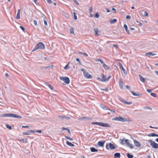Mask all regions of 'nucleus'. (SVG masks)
I'll return each mask as SVG.
<instances>
[{"mask_svg":"<svg viewBox=\"0 0 158 158\" xmlns=\"http://www.w3.org/2000/svg\"><path fill=\"white\" fill-rule=\"evenodd\" d=\"M144 15L145 16H147L148 15V12L147 11H145L144 13Z\"/></svg>","mask_w":158,"mask_h":158,"instance_id":"obj_55","label":"nucleus"},{"mask_svg":"<svg viewBox=\"0 0 158 158\" xmlns=\"http://www.w3.org/2000/svg\"><path fill=\"white\" fill-rule=\"evenodd\" d=\"M156 134L155 133H152L149 134L148 135V136L149 137H151V136L155 137V136H156Z\"/></svg>","mask_w":158,"mask_h":158,"instance_id":"obj_33","label":"nucleus"},{"mask_svg":"<svg viewBox=\"0 0 158 158\" xmlns=\"http://www.w3.org/2000/svg\"><path fill=\"white\" fill-rule=\"evenodd\" d=\"M80 54H81V55H83V56H85V57H87V56H88V54L86 53L82 52H80Z\"/></svg>","mask_w":158,"mask_h":158,"instance_id":"obj_37","label":"nucleus"},{"mask_svg":"<svg viewBox=\"0 0 158 158\" xmlns=\"http://www.w3.org/2000/svg\"><path fill=\"white\" fill-rule=\"evenodd\" d=\"M45 84L48 87L51 89L53 90V89L54 87L53 86L51 85L50 84L47 83H46Z\"/></svg>","mask_w":158,"mask_h":158,"instance_id":"obj_20","label":"nucleus"},{"mask_svg":"<svg viewBox=\"0 0 158 158\" xmlns=\"http://www.w3.org/2000/svg\"><path fill=\"white\" fill-rule=\"evenodd\" d=\"M101 126H102L103 127H110V125L107 123H101Z\"/></svg>","mask_w":158,"mask_h":158,"instance_id":"obj_12","label":"nucleus"},{"mask_svg":"<svg viewBox=\"0 0 158 158\" xmlns=\"http://www.w3.org/2000/svg\"><path fill=\"white\" fill-rule=\"evenodd\" d=\"M19 27H20V28L23 31H25V29L23 27L21 26H20Z\"/></svg>","mask_w":158,"mask_h":158,"instance_id":"obj_51","label":"nucleus"},{"mask_svg":"<svg viewBox=\"0 0 158 158\" xmlns=\"http://www.w3.org/2000/svg\"><path fill=\"white\" fill-rule=\"evenodd\" d=\"M66 144L70 147H73L74 146L73 144L69 141H66Z\"/></svg>","mask_w":158,"mask_h":158,"instance_id":"obj_24","label":"nucleus"},{"mask_svg":"<svg viewBox=\"0 0 158 158\" xmlns=\"http://www.w3.org/2000/svg\"><path fill=\"white\" fill-rule=\"evenodd\" d=\"M125 87L127 89H130V87L128 85H126Z\"/></svg>","mask_w":158,"mask_h":158,"instance_id":"obj_62","label":"nucleus"},{"mask_svg":"<svg viewBox=\"0 0 158 158\" xmlns=\"http://www.w3.org/2000/svg\"><path fill=\"white\" fill-rule=\"evenodd\" d=\"M113 120L120 121L122 122L127 121V119L125 118L121 117H116L112 119Z\"/></svg>","mask_w":158,"mask_h":158,"instance_id":"obj_4","label":"nucleus"},{"mask_svg":"<svg viewBox=\"0 0 158 158\" xmlns=\"http://www.w3.org/2000/svg\"><path fill=\"white\" fill-rule=\"evenodd\" d=\"M69 63H68L64 67V69L65 70H67L68 69L69 67Z\"/></svg>","mask_w":158,"mask_h":158,"instance_id":"obj_44","label":"nucleus"},{"mask_svg":"<svg viewBox=\"0 0 158 158\" xmlns=\"http://www.w3.org/2000/svg\"><path fill=\"white\" fill-rule=\"evenodd\" d=\"M46 1L49 3H52V1L51 0H46Z\"/></svg>","mask_w":158,"mask_h":158,"instance_id":"obj_56","label":"nucleus"},{"mask_svg":"<svg viewBox=\"0 0 158 158\" xmlns=\"http://www.w3.org/2000/svg\"><path fill=\"white\" fill-rule=\"evenodd\" d=\"M6 127L7 128L10 130H11L12 128V127L9 124H6Z\"/></svg>","mask_w":158,"mask_h":158,"instance_id":"obj_41","label":"nucleus"},{"mask_svg":"<svg viewBox=\"0 0 158 158\" xmlns=\"http://www.w3.org/2000/svg\"><path fill=\"white\" fill-rule=\"evenodd\" d=\"M119 82V85L120 87V88L121 89H123V82L122 80H121V79H119L118 81Z\"/></svg>","mask_w":158,"mask_h":158,"instance_id":"obj_8","label":"nucleus"},{"mask_svg":"<svg viewBox=\"0 0 158 158\" xmlns=\"http://www.w3.org/2000/svg\"><path fill=\"white\" fill-rule=\"evenodd\" d=\"M123 27H124L127 33L128 34H130V32H129V30L127 29V25L126 24H124L123 25Z\"/></svg>","mask_w":158,"mask_h":158,"instance_id":"obj_17","label":"nucleus"},{"mask_svg":"<svg viewBox=\"0 0 158 158\" xmlns=\"http://www.w3.org/2000/svg\"><path fill=\"white\" fill-rule=\"evenodd\" d=\"M132 103V102H127L126 101L125 102L124 104H125L130 105V104H131Z\"/></svg>","mask_w":158,"mask_h":158,"instance_id":"obj_43","label":"nucleus"},{"mask_svg":"<svg viewBox=\"0 0 158 158\" xmlns=\"http://www.w3.org/2000/svg\"><path fill=\"white\" fill-rule=\"evenodd\" d=\"M102 66L105 69L107 70L109 69L105 63L102 64Z\"/></svg>","mask_w":158,"mask_h":158,"instance_id":"obj_27","label":"nucleus"},{"mask_svg":"<svg viewBox=\"0 0 158 158\" xmlns=\"http://www.w3.org/2000/svg\"><path fill=\"white\" fill-rule=\"evenodd\" d=\"M70 32L71 34H74V29L73 27H71L70 29Z\"/></svg>","mask_w":158,"mask_h":158,"instance_id":"obj_35","label":"nucleus"},{"mask_svg":"<svg viewBox=\"0 0 158 158\" xmlns=\"http://www.w3.org/2000/svg\"><path fill=\"white\" fill-rule=\"evenodd\" d=\"M131 93L133 95L135 96H139L141 95L140 94H136L135 93L134 91H130Z\"/></svg>","mask_w":158,"mask_h":158,"instance_id":"obj_29","label":"nucleus"},{"mask_svg":"<svg viewBox=\"0 0 158 158\" xmlns=\"http://www.w3.org/2000/svg\"><path fill=\"white\" fill-rule=\"evenodd\" d=\"M106 148L107 150H114L116 148L114 145L111 143H106Z\"/></svg>","mask_w":158,"mask_h":158,"instance_id":"obj_2","label":"nucleus"},{"mask_svg":"<svg viewBox=\"0 0 158 158\" xmlns=\"http://www.w3.org/2000/svg\"><path fill=\"white\" fill-rule=\"evenodd\" d=\"M65 137L70 140H73L74 139L73 138H70L67 136H65Z\"/></svg>","mask_w":158,"mask_h":158,"instance_id":"obj_40","label":"nucleus"},{"mask_svg":"<svg viewBox=\"0 0 158 158\" xmlns=\"http://www.w3.org/2000/svg\"><path fill=\"white\" fill-rule=\"evenodd\" d=\"M119 67L120 68L122 69V70L124 72V73L126 74V70H125V69H124V68L123 67L122 64H120Z\"/></svg>","mask_w":158,"mask_h":158,"instance_id":"obj_23","label":"nucleus"},{"mask_svg":"<svg viewBox=\"0 0 158 158\" xmlns=\"http://www.w3.org/2000/svg\"><path fill=\"white\" fill-rule=\"evenodd\" d=\"M114 158H119L121 156L120 153L118 152L115 153L114 154Z\"/></svg>","mask_w":158,"mask_h":158,"instance_id":"obj_16","label":"nucleus"},{"mask_svg":"<svg viewBox=\"0 0 158 158\" xmlns=\"http://www.w3.org/2000/svg\"><path fill=\"white\" fill-rule=\"evenodd\" d=\"M20 9H19L18 10V12H17V13L16 17V19H20Z\"/></svg>","mask_w":158,"mask_h":158,"instance_id":"obj_18","label":"nucleus"},{"mask_svg":"<svg viewBox=\"0 0 158 158\" xmlns=\"http://www.w3.org/2000/svg\"><path fill=\"white\" fill-rule=\"evenodd\" d=\"M23 135H30L31 134L29 130H28L27 132H23Z\"/></svg>","mask_w":158,"mask_h":158,"instance_id":"obj_31","label":"nucleus"},{"mask_svg":"<svg viewBox=\"0 0 158 158\" xmlns=\"http://www.w3.org/2000/svg\"><path fill=\"white\" fill-rule=\"evenodd\" d=\"M89 11L90 13H91L93 12V8L92 6L90 7L89 9Z\"/></svg>","mask_w":158,"mask_h":158,"instance_id":"obj_52","label":"nucleus"},{"mask_svg":"<svg viewBox=\"0 0 158 158\" xmlns=\"http://www.w3.org/2000/svg\"><path fill=\"white\" fill-rule=\"evenodd\" d=\"M143 108L144 109H148L151 110H152L151 107H149V106H148V107L145 106V107H143Z\"/></svg>","mask_w":158,"mask_h":158,"instance_id":"obj_45","label":"nucleus"},{"mask_svg":"<svg viewBox=\"0 0 158 158\" xmlns=\"http://www.w3.org/2000/svg\"><path fill=\"white\" fill-rule=\"evenodd\" d=\"M127 156L128 158H133V155L130 154L129 153H127Z\"/></svg>","mask_w":158,"mask_h":158,"instance_id":"obj_34","label":"nucleus"},{"mask_svg":"<svg viewBox=\"0 0 158 158\" xmlns=\"http://www.w3.org/2000/svg\"><path fill=\"white\" fill-rule=\"evenodd\" d=\"M59 78L61 80L64 81V82L65 83L67 84H69L70 82L69 79L68 77H60Z\"/></svg>","mask_w":158,"mask_h":158,"instance_id":"obj_6","label":"nucleus"},{"mask_svg":"<svg viewBox=\"0 0 158 158\" xmlns=\"http://www.w3.org/2000/svg\"><path fill=\"white\" fill-rule=\"evenodd\" d=\"M101 122H92L91 124L94 125H98L100 126H101Z\"/></svg>","mask_w":158,"mask_h":158,"instance_id":"obj_28","label":"nucleus"},{"mask_svg":"<svg viewBox=\"0 0 158 158\" xmlns=\"http://www.w3.org/2000/svg\"><path fill=\"white\" fill-rule=\"evenodd\" d=\"M111 77V76H110L108 77V78H105V79H102V78H100L99 77H98L97 78V79L101 81H107L109 80V79Z\"/></svg>","mask_w":158,"mask_h":158,"instance_id":"obj_7","label":"nucleus"},{"mask_svg":"<svg viewBox=\"0 0 158 158\" xmlns=\"http://www.w3.org/2000/svg\"><path fill=\"white\" fill-rule=\"evenodd\" d=\"M105 143V141H99L98 142V145L99 146H100L101 147H102L103 146L104 144Z\"/></svg>","mask_w":158,"mask_h":158,"instance_id":"obj_13","label":"nucleus"},{"mask_svg":"<svg viewBox=\"0 0 158 158\" xmlns=\"http://www.w3.org/2000/svg\"><path fill=\"white\" fill-rule=\"evenodd\" d=\"M74 2L75 3L77 4V5H79V3L77 0H74Z\"/></svg>","mask_w":158,"mask_h":158,"instance_id":"obj_60","label":"nucleus"},{"mask_svg":"<svg viewBox=\"0 0 158 158\" xmlns=\"http://www.w3.org/2000/svg\"><path fill=\"white\" fill-rule=\"evenodd\" d=\"M148 142L150 143V145L152 148L155 149H157L158 148V144L155 143L154 141L151 140H148Z\"/></svg>","mask_w":158,"mask_h":158,"instance_id":"obj_5","label":"nucleus"},{"mask_svg":"<svg viewBox=\"0 0 158 158\" xmlns=\"http://www.w3.org/2000/svg\"><path fill=\"white\" fill-rule=\"evenodd\" d=\"M125 139V138H123L122 139H119V143L120 144H123V142L124 141Z\"/></svg>","mask_w":158,"mask_h":158,"instance_id":"obj_32","label":"nucleus"},{"mask_svg":"<svg viewBox=\"0 0 158 158\" xmlns=\"http://www.w3.org/2000/svg\"><path fill=\"white\" fill-rule=\"evenodd\" d=\"M156 54L154 53H153L152 52H148L145 54V55L148 56H154Z\"/></svg>","mask_w":158,"mask_h":158,"instance_id":"obj_21","label":"nucleus"},{"mask_svg":"<svg viewBox=\"0 0 158 158\" xmlns=\"http://www.w3.org/2000/svg\"><path fill=\"white\" fill-rule=\"evenodd\" d=\"M44 23L45 26V27L47 26H48V23H47V22L46 21V20L45 19H44Z\"/></svg>","mask_w":158,"mask_h":158,"instance_id":"obj_46","label":"nucleus"},{"mask_svg":"<svg viewBox=\"0 0 158 158\" xmlns=\"http://www.w3.org/2000/svg\"><path fill=\"white\" fill-rule=\"evenodd\" d=\"M79 120H88L90 119L89 118L87 117H82L79 118H78Z\"/></svg>","mask_w":158,"mask_h":158,"instance_id":"obj_11","label":"nucleus"},{"mask_svg":"<svg viewBox=\"0 0 158 158\" xmlns=\"http://www.w3.org/2000/svg\"><path fill=\"white\" fill-rule=\"evenodd\" d=\"M139 79L140 80L142 81V82H145V81H146V79L143 77L142 76L140 75H139Z\"/></svg>","mask_w":158,"mask_h":158,"instance_id":"obj_14","label":"nucleus"},{"mask_svg":"<svg viewBox=\"0 0 158 158\" xmlns=\"http://www.w3.org/2000/svg\"><path fill=\"white\" fill-rule=\"evenodd\" d=\"M101 90L102 91H106V92H107L108 91V88H107L105 89H101Z\"/></svg>","mask_w":158,"mask_h":158,"instance_id":"obj_53","label":"nucleus"},{"mask_svg":"<svg viewBox=\"0 0 158 158\" xmlns=\"http://www.w3.org/2000/svg\"><path fill=\"white\" fill-rule=\"evenodd\" d=\"M62 130H66L68 131V132L69 133V134H71V132L70 130L67 128L63 127L62 128Z\"/></svg>","mask_w":158,"mask_h":158,"instance_id":"obj_25","label":"nucleus"},{"mask_svg":"<svg viewBox=\"0 0 158 158\" xmlns=\"http://www.w3.org/2000/svg\"><path fill=\"white\" fill-rule=\"evenodd\" d=\"M134 142L135 145L137 147H139L141 146L140 143L135 139L134 140Z\"/></svg>","mask_w":158,"mask_h":158,"instance_id":"obj_10","label":"nucleus"},{"mask_svg":"<svg viewBox=\"0 0 158 158\" xmlns=\"http://www.w3.org/2000/svg\"><path fill=\"white\" fill-rule=\"evenodd\" d=\"M73 14L74 16V19L75 20H77V17L76 15V14L75 12H73Z\"/></svg>","mask_w":158,"mask_h":158,"instance_id":"obj_36","label":"nucleus"},{"mask_svg":"<svg viewBox=\"0 0 158 158\" xmlns=\"http://www.w3.org/2000/svg\"><path fill=\"white\" fill-rule=\"evenodd\" d=\"M102 79H105V78H106V77L105 76V75L104 74H102Z\"/></svg>","mask_w":158,"mask_h":158,"instance_id":"obj_57","label":"nucleus"},{"mask_svg":"<svg viewBox=\"0 0 158 158\" xmlns=\"http://www.w3.org/2000/svg\"><path fill=\"white\" fill-rule=\"evenodd\" d=\"M20 140V141H23V142L24 143H27V139L25 138L21 139Z\"/></svg>","mask_w":158,"mask_h":158,"instance_id":"obj_38","label":"nucleus"},{"mask_svg":"<svg viewBox=\"0 0 158 158\" xmlns=\"http://www.w3.org/2000/svg\"><path fill=\"white\" fill-rule=\"evenodd\" d=\"M124 141H125V142L127 144V143H128L129 140L128 139H125Z\"/></svg>","mask_w":158,"mask_h":158,"instance_id":"obj_54","label":"nucleus"},{"mask_svg":"<svg viewBox=\"0 0 158 158\" xmlns=\"http://www.w3.org/2000/svg\"><path fill=\"white\" fill-rule=\"evenodd\" d=\"M117 21V20L116 19H110L109 20V22L110 23H114Z\"/></svg>","mask_w":158,"mask_h":158,"instance_id":"obj_19","label":"nucleus"},{"mask_svg":"<svg viewBox=\"0 0 158 158\" xmlns=\"http://www.w3.org/2000/svg\"><path fill=\"white\" fill-rule=\"evenodd\" d=\"M126 18L127 19H130L131 18V16L130 15H127L126 16Z\"/></svg>","mask_w":158,"mask_h":158,"instance_id":"obj_58","label":"nucleus"},{"mask_svg":"<svg viewBox=\"0 0 158 158\" xmlns=\"http://www.w3.org/2000/svg\"><path fill=\"white\" fill-rule=\"evenodd\" d=\"M137 22L139 23L138 24V25H139V26H141L143 25L142 24V23H140V22H139L138 21H137Z\"/></svg>","mask_w":158,"mask_h":158,"instance_id":"obj_63","label":"nucleus"},{"mask_svg":"<svg viewBox=\"0 0 158 158\" xmlns=\"http://www.w3.org/2000/svg\"><path fill=\"white\" fill-rule=\"evenodd\" d=\"M113 46L116 48H118V45L117 44H114L113 45Z\"/></svg>","mask_w":158,"mask_h":158,"instance_id":"obj_59","label":"nucleus"},{"mask_svg":"<svg viewBox=\"0 0 158 158\" xmlns=\"http://www.w3.org/2000/svg\"><path fill=\"white\" fill-rule=\"evenodd\" d=\"M35 132L41 133L42 132V131L41 130H38L36 131Z\"/></svg>","mask_w":158,"mask_h":158,"instance_id":"obj_64","label":"nucleus"},{"mask_svg":"<svg viewBox=\"0 0 158 158\" xmlns=\"http://www.w3.org/2000/svg\"><path fill=\"white\" fill-rule=\"evenodd\" d=\"M94 31L95 33V35L96 36H98L99 35V34H98V30L97 28H94Z\"/></svg>","mask_w":158,"mask_h":158,"instance_id":"obj_22","label":"nucleus"},{"mask_svg":"<svg viewBox=\"0 0 158 158\" xmlns=\"http://www.w3.org/2000/svg\"><path fill=\"white\" fill-rule=\"evenodd\" d=\"M81 70L83 72L84 76L85 77L88 79H91L92 77L91 75L89 74V73L84 69H81Z\"/></svg>","mask_w":158,"mask_h":158,"instance_id":"obj_3","label":"nucleus"},{"mask_svg":"<svg viewBox=\"0 0 158 158\" xmlns=\"http://www.w3.org/2000/svg\"><path fill=\"white\" fill-rule=\"evenodd\" d=\"M11 117L19 118H22L21 116L12 113H11Z\"/></svg>","mask_w":158,"mask_h":158,"instance_id":"obj_9","label":"nucleus"},{"mask_svg":"<svg viewBox=\"0 0 158 158\" xmlns=\"http://www.w3.org/2000/svg\"><path fill=\"white\" fill-rule=\"evenodd\" d=\"M45 45L42 42H38L32 50V52H34L38 49H45Z\"/></svg>","mask_w":158,"mask_h":158,"instance_id":"obj_1","label":"nucleus"},{"mask_svg":"<svg viewBox=\"0 0 158 158\" xmlns=\"http://www.w3.org/2000/svg\"><path fill=\"white\" fill-rule=\"evenodd\" d=\"M11 113L6 114H3L1 115V117H11Z\"/></svg>","mask_w":158,"mask_h":158,"instance_id":"obj_15","label":"nucleus"},{"mask_svg":"<svg viewBox=\"0 0 158 158\" xmlns=\"http://www.w3.org/2000/svg\"><path fill=\"white\" fill-rule=\"evenodd\" d=\"M53 66V65L48 66L45 67V68L46 69H50Z\"/></svg>","mask_w":158,"mask_h":158,"instance_id":"obj_49","label":"nucleus"},{"mask_svg":"<svg viewBox=\"0 0 158 158\" xmlns=\"http://www.w3.org/2000/svg\"><path fill=\"white\" fill-rule=\"evenodd\" d=\"M91 151L92 152H97L98 150L94 147H91L90 148Z\"/></svg>","mask_w":158,"mask_h":158,"instance_id":"obj_26","label":"nucleus"},{"mask_svg":"<svg viewBox=\"0 0 158 158\" xmlns=\"http://www.w3.org/2000/svg\"><path fill=\"white\" fill-rule=\"evenodd\" d=\"M60 118L61 119H63L64 118H65V116H60Z\"/></svg>","mask_w":158,"mask_h":158,"instance_id":"obj_61","label":"nucleus"},{"mask_svg":"<svg viewBox=\"0 0 158 158\" xmlns=\"http://www.w3.org/2000/svg\"><path fill=\"white\" fill-rule=\"evenodd\" d=\"M127 146L132 149L134 147V146L133 144H131L130 143H127Z\"/></svg>","mask_w":158,"mask_h":158,"instance_id":"obj_39","label":"nucleus"},{"mask_svg":"<svg viewBox=\"0 0 158 158\" xmlns=\"http://www.w3.org/2000/svg\"><path fill=\"white\" fill-rule=\"evenodd\" d=\"M119 100L120 101L123 102L124 104L125 103V102L126 101L124 99H123L122 98L120 97L119 98Z\"/></svg>","mask_w":158,"mask_h":158,"instance_id":"obj_42","label":"nucleus"},{"mask_svg":"<svg viewBox=\"0 0 158 158\" xmlns=\"http://www.w3.org/2000/svg\"><path fill=\"white\" fill-rule=\"evenodd\" d=\"M99 17V14L98 13H96L94 15V17L97 18H98Z\"/></svg>","mask_w":158,"mask_h":158,"instance_id":"obj_47","label":"nucleus"},{"mask_svg":"<svg viewBox=\"0 0 158 158\" xmlns=\"http://www.w3.org/2000/svg\"><path fill=\"white\" fill-rule=\"evenodd\" d=\"M33 21L35 25V26H37V21L35 20H33Z\"/></svg>","mask_w":158,"mask_h":158,"instance_id":"obj_50","label":"nucleus"},{"mask_svg":"<svg viewBox=\"0 0 158 158\" xmlns=\"http://www.w3.org/2000/svg\"><path fill=\"white\" fill-rule=\"evenodd\" d=\"M96 61H99L102 64L104 63L102 59H96Z\"/></svg>","mask_w":158,"mask_h":158,"instance_id":"obj_30","label":"nucleus"},{"mask_svg":"<svg viewBox=\"0 0 158 158\" xmlns=\"http://www.w3.org/2000/svg\"><path fill=\"white\" fill-rule=\"evenodd\" d=\"M150 94L151 96H152L154 97H156L157 96L156 94L155 93H151Z\"/></svg>","mask_w":158,"mask_h":158,"instance_id":"obj_48","label":"nucleus"}]
</instances>
